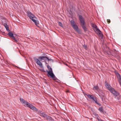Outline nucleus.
Instances as JSON below:
<instances>
[{
	"label": "nucleus",
	"mask_w": 121,
	"mask_h": 121,
	"mask_svg": "<svg viewBox=\"0 0 121 121\" xmlns=\"http://www.w3.org/2000/svg\"><path fill=\"white\" fill-rule=\"evenodd\" d=\"M48 57L47 56H40L39 57V59L37 58L36 57L34 58V59L37 64L39 65L41 68L43 67L42 64L40 61H43V60L44 61H46L48 59Z\"/></svg>",
	"instance_id": "nucleus-1"
},
{
	"label": "nucleus",
	"mask_w": 121,
	"mask_h": 121,
	"mask_svg": "<svg viewBox=\"0 0 121 121\" xmlns=\"http://www.w3.org/2000/svg\"><path fill=\"white\" fill-rule=\"evenodd\" d=\"M47 67L49 70H47L46 71V72L48 73L47 76L48 77H50V78H52V79L54 80H56L57 79L53 74L52 68L50 66L48 65L47 66Z\"/></svg>",
	"instance_id": "nucleus-2"
},
{
	"label": "nucleus",
	"mask_w": 121,
	"mask_h": 121,
	"mask_svg": "<svg viewBox=\"0 0 121 121\" xmlns=\"http://www.w3.org/2000/svg\"><path fill=\"white\" fill-rule=\"evenodd\" d=\"M27 16L29 17L30 19L32 20V21L35 23V25L37 26L39 24V22L38 21L35 19H37L35 15L30 11H28L27 13Z\"/></svg>",
	"instance_id": "nucleus-3"
},
{
	"label": "nucleus",
	"mask_w": 121,
	"mask_h": 121,
	"mask_svg": "<svg viewBox=\"0 0 121 121\" xmlns=\"http://www.w3.org/2000/svg\"><path fill=\"white\" fill-rule=\"evenodd\" d=\"M79 20L80 21V25L82 29L85 31H87V28L86 26V24L83 17L81 15H80L79 17Z\"/></svg>",
	"instance_id": "nucleus-4"
},
{
	"label": "nucleus",
	"mask_w": 121,
	"mask_h": 121,
	"mask_svg": "<svg viewBox=\"0 0 121 121\" xmlns=\"http://www.w3.org/2000/svg\"><path fill=\"white\" fill-rule=\"evenodd\" d=\"M20 101L24 104V106H27L28 108L30 107V105L31 104H30L26 100H24L22 98H20Z\"/></svg>",
	"instance_id": "nucleus-5"
},
{
	"label": "nucleus",
	"mask_w": 121,
	"mask_h": 121,
	"mask_svg": "<svg viewBox=\"0 0 121 121\" xmlns=\"http://www.w3.org/2000/svg\"><path fill=\"white\" fill-rule=\"evenodd\" d=\"M38 113V114L40 115L41 116L43 117L44 118H46L47 119L49 117L45 113H44L42 111H39Z\"/></svg>",
	"instance_id": "nucleus-6"
},
{
	"label": "nucleus",
	"mask_w": 121,
	"mask_h": 121,
	"mask_svg": "<svg viewBox=\"0 0 121 121\" xmlns=\"http://www.w3.org/2000/svg\"><path fill=\"white\" fill-rule=\"evenodd\" d=\"M110 91L115 96H117L119 95L120 94L119 93L116 91L114 88L112 89Z\"/></svg>",
	"instance_id": "nucleus-7"
},
{
	"label": "nucleus",
	"mask_w": 121,
	"mask_h": 121,
	"mask_svg": "<svg viewBox=\"0 0 121 121\" xmlns=\"http://www.w3.org/2000/svg\"><path fill=\"white\" fill-rule=\"evenodd\" d=\"M73 28L75 30L77 31L79 34H81V32L78 28V26L76 24L72 26Z\"/></svg>",
	"instance_id": "nucleus-8"
},
{
	"label": "nucleus",
	"mask_w": 121,
	"mask_h": 121,
	"mask_svg": "<svg viewBox=\"0 0 121 121\" xmlns=\"http://www.w3.org/2000/svg\"><path fill=\"white\" fill-rule=\"evenodd\" d=\"M86 95L88 96V97L90 99L93 100L95 102V103L96 104H98V103L97 102V101L96 100V99H95L94 98V96H93V95L90 94Z\"/></svg>",
	"instance_id": "nucleus-9"
},
{
	"label": "nucleus",
	"mask_w": 121,
	"mask_h": 121,
	"mask_svg": "<svg viewBox=\"0 0 121 121\" xmlns=\"http://www.w3.org/2000/svg\"><path fill=\"white\" fill-rule=\"evenodd\" d=\"M2 24L4 26L7 31H9V28L8 26L7 23L6 21H3L2 22Z\"/></svg>",
	"instance_id": "nucleus-10"
},
{
	"label": "nucleus",
	"mask_w": 121,
	"mask_h": 121,
	"mask_svg": "<svg viewBox=\"0 0 121 121\" xmlns=\"http://www.w3.org/2000/svg\"><path fill=\"white\" fill-rule=\"evenodd\" d=\"M117 75L118 81L120 86H121V76H120V74L118 73H117Z\"/></svg>",
	"instance_id": "nucleus-11"
},
{
	"label": "nucleus",
	"mask_w": 121,
	"mask_h": 121,
	"mask_svg": "<svg viewBox=\"0 0 121 121\" xmlns=\"http://www.w3.org/2000/svg\"><path fill=\"white\" fill-rule=\"evenodd\" d=\"M105 86L110 91L113 88L109 85L108 83H106Z\"/></svg>",
	"instance_id": "nucleus-12"
},
{
	"label": "nucleus",
	"mask_w": 121,
	"mask_h": 121,
	"mask_svg": "<svg viewBox=\"0 0 121 121\" xmlns=\"http://www.w3.org/2000/svg\"><path fill=\"white\" fill-rule=\"evenodd\" d=\"M95 32L99 35L101 36H102L103 35L102 34L101 32L97 27L95 29Z\"/></svg>",
	"instance_id": "nucleus-13"
},
{
	"label": "nucleus",
	"mask_w": 121,
	"mask_h": 121,
	"mask_svg": "<svg viewBox=\"0 0 121 121\" xmlns=\"http://www.w3.org/2000/svg\"><path fill=\"white\" fill-rule=\"evenodd\" d=\"M29 108L35 111H38L37 109L36 108L31 104L30 105V106Z\"/></svg>",
	"instance_id": "nucleus-14"
},
{
	"label": "nucleus",
	"mask_w": 121,
	"mask_h": 121,
	"mask_svg": "<svg viewBox=\"0 0 121 121\" xmlns=\"http://www.w3.org/2000/svg\"><path fill=\"white\" fill-rule=\"evenodd\" d=\"M8 35L10 37H11L13 38L14 36L13 35V34L11 32H9L8 33Z\"/></svg>",
	"instance_id": "nucleus-15"
},
{
	"label": "nucleus",
	"mask_w": 121,
	"mask_h": 121,
	"mask_svg": "<svg viewBox=\"0 0 121 121\" xmlns=\"http://www.w3.org/2000/svg\"><path fill=\"white\" fill-rule=\"evenodd\" d=\"M72 26L76 24L75 22L73 20H72L70 22Z\"/></svg>",
	"instance_id": "nucleus-16"
},
{
	"label": "nucleus",
	"mask_w": 121,
	"mask_h": 121,
	"mask_svg": "<svg viewBox=\"0 0 121 121\" xmlns=\"http://www.w3.org/2000/svg\"><path fill=\"white\" fill-rule=\"evenodd\" d=\"M47 120H49L50 121H54V120L50 116L48 118Z\"/></svg>",
	"instance_id": "nucleus-17"
},
{
	"label": "nucleus",
	"mask_w": 121,
	"mask_h": 121,
	"mask_svg": "<svg viewBox=\"0 0 121 121\" xmlns=\"http://www.w3.org/2000/svg\"><path fill=\"white\" fill-rule=\"evenodd\" d=\"M99 88V87L98 86H94V87L93 88V89L94 90H98V89Z\"/></svg>",
	"instance_id": "nucleus-18"
},
{
	"label": "nucleus",
	"mask_w": 121,
	"mask_h": 121,
	"mask_svg": "<svg viewBox=\"0 0 121 121\" xmlns=\"http://www.w3.org/2000/svg\"><path fill=\"white\" fill-rule=\"evenodd\" d=\"M114 54V55L115 56H116L118 54V53L117 51H115L114 53H113Z\"/></svg>",
	"instance_id": "nucleus-19"
},
{
	"label": "nucleus",
	"mask_w": 121,
	"mask_h": 121,
	"mask_svg": "<svg viewBox=\"0 0 121 121\" xmlns=\"http://www.w3.org/2000/svg\"><path fill=\"white\" fill-rule=\"evenodd\" d=\"M48 59H47V60L48 61H51L52 62H53V60L51 58H49L48 57Z\"/></svg>",
	"instance_id": "nucleus-20"
},
{
	"label": "nucleus",
	"mask_w": 121,
	"mask_h": 121,
	"mask_svg": "<svg viewBox=\"0 0 121 121\" xmlns=\"http://www.w3.org/2000/svg\"><path fill=\"white\" fill-rule=\"evenodd\" d=\"M99 111L101 112H103V108L102 107H100L99 108Z\"/></svg>",
	"instance_id": "nucleus-21"
},
{
	"label": "nucleus",
	"mask_w": 121,
	"mask_h": 121,
	"mask_svg": "<svg viewBox=\"0 0 121 121\" xmlns=\"http://www.w3.org/2000/svg\"><path fill=\"white\" fill-rule=\"evenodd\" d=\"M92 26L93 28H95V29L97 27V26L94 24H93L92 25Z\"/></svg>",
	"instance_id": "nucleus-22"
},
{
	"label": "nucleus",
	"mask_w": 121,
	"mask_h": 121,
	"mask_svg": "<svg viewBox=\"0 0 121 121\" xmlns=\"http://www.w3.org/2000/svg\"><path fill=\"white\" fill-rule=\"evenodd\" d=\"M83 46L84 48L86 50H87V46L86 45H85V44H84V45H83Z\"/></svg>",
	"instance_id": "nucleus-23"
},
{
	"label": "nucleus",
	"mask_w": 121,
	"mask_h": 121,
	"mask_svg": "<svg viewBox=\"0 0 121 121\" xmlns=\"http://www.w3.org/2000/svg\"><path fill=\"white\" fill-rule=\"evenodd\" d=\"M58 24L59 26L61 27H62V25L61 22H58Z\"/></svg>",
	"instance_id": "nucleus-24"
},
{
	"label": "nucleus",
	"mask_w": 121,
	"mask_h": 121,
	"mask_svg": "<svg viewBox=\"0 0 121 121\" xmlns=\"http://www.w3.org/2000/svg\"><path fill=\"white\" fill-rule=\"evenodd\" d=\"M13 39L14 40V41L17 42V40L16 39V38H15L14 37H13Z\"/></svg>",
	"instance_id": "nucleus-25"
},
{
	"label": "nucleus",
	"mask_w": 121,
	"mask_h": 121,
	"mask_svg": "<svg viewBox=\"0 0 121 121\" xmlns=\"http://www.w3.org/2000/svg\"><path fill=\"white\" fill-rule=\"evenodd\" d=\"M97 119L99 121H103V120L100 119H99L98 118H97Z\"/></svg>",
	"instance_id": "nucleus-26"
},
{
	"label": "nucleus",
	"mask_w": 121,
	"mask_h": 121,
	"mask_svg": "<svg viewBox=\"0 0 121 121\" xmlns=\"http://www.w3.org/2000/svg\"><path fill=\"white\" fill-rule=\"evenodd\" d=\"M107 20V22L108 23H110V20L109 19H108Z\"/></svg>",
	"instance_id": "nucleus-27"
},
{
	"label": "nucleus",
	"mask_w": 121,
	"mask_h": 121,
	"mask_svg": "<svg viewBox=\"0 0 121 121\" xmlns=\"http://www.w3.org/2000/svg\"><path fill=\"white\" fill-rule=\"evenodd\" d=\"M43 70V71H44V72H46L44 70Z\"/></svg>",
	"instance_id": "nucleus-28"
}]
</instances>
